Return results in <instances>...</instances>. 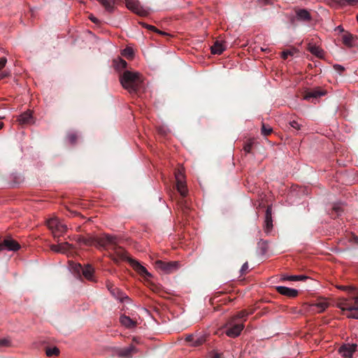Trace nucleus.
Returning a JSON list of instances; mask_svg holds the SVG:
<instances>
[{"label": "nucleus", "instance_id": "f257e3e1", "mask_svg": "<svg viewBox=\"0 0 358 358\" xmlns=\"http://www.w3.org/2000/svg\"><path fill=\"white\" fill-rule=\"evenodd\" d=\"M117 238L110 235H103L101 237L89 236L85 237V245L87 246L94 245L99 248H105L107 245H111L114 255L112 259L118 263L120 261H128L133 268L142 277L148 278L152 274L147 269L139 264L134 259L130 258L127 252L121 247L117 245Z\"/></svg>", "mask_w": 358, "mask_h": 358}, {"label": "nucleus", "instance_id": "f03ea898", "mask_svg": "<svg viewBox=\"0 0 358 358\" xmlns=\"http://www.w3.org/2000/svg\"><path fill=\"white\" fill-rule=\"evenodd\" d=\"M120 82L123 87L129 93L137 94L142 90L143 78L137 71H125L120 76Z\"/></svg>", "mask_w": 358, "mask_h": 358}, {"label": "nucleus", "instance_id": "7ed1b4c3", "mask_svg": "<svg viewBox=\"0 0 358 358\" xmlns=\"http://www.w3.org/2000/svg\"><path fill=\"white\" fill-rule=\"evenodd\" d=\"M350 297L352 301L343 298L338 301L336 306L340 309H342L343 311H355V313H350L347 316L349 318L358 320V294H353Z\"/></svg>", "mask_w": 358, "mask_h": 358}, {"label": "nucleus", "instance_id": "20e7f679", "mask_svg": "<svg viewBox=\"0 0 358 358\" xmlns=\"http://www.w3.org/2000/svg\"><path fill=\"white\" fill-rule=\"evenodd\" d=\"M224 328L227 329L225 334L230 338H237L239 336L244 329L243 322H236L235 317H231L225 323Z\"/></svg>", "mask_w": 358, "mask_h": 358}, {"label": "nucleus", "instance_id": "39448f33", "mask_svg": "<svg viewBox=\"0 0 358 358\" xmlns=\"http://www.w3.org/2000/svg\"><path fill=\"white\" fill-rule=\"evenodd\" d=\"M176 189L182 198L186 196L187 187L184 181L176 182ZM179 206L184 214H187L189 211V208L188 207L186 201L183 200V199L179 201Z\"/></svg>", "mask_w": 358, "mask_h": 358}, {"label": "nucleus", "instance_id": "423d86ee", "mask_svg": "<svg viewBox=\"0 0 358 358\" xmlns=\"http://www.w3.org/2000/svg\"><path fill=\"white\" fill-rule=\"evenodd\" d=\"M155 267L157 269L162 270L166 273H172L176 271L179 267L178 262H162V260H157L155 262Z\"/></svg>", "mask_w": 358, "mask_h": 358}, {"label": "nucleus", "instance_id": "0eeeda50", "mask_svg": "<svg viewBox=\"0 0 358 358\" xmlns=\"http://www.w3.org/2000/svg\"><path fill=\"white\" fill-rule=\"evenodd\" d=\"M127 8L140 16H146L148 12L146 9L143 8L138 0H125Z\"/></svg>", "mask_w": 358, "mask_h": 358}, {"label": "nucleus", "instance_id": "6e6552de", "mask_svg": "<svg viewBox=\"0 0 358 358\" xmlns=\"http://www.w3.org/2000/svg\"><path fill=\"white\" fill-rule=\"evenodd\" d=\"M20 245L11 237H6L0 243V252L5 250L16 252L20 249Z\"/></svg>", "mask_w": 358, "mask_h": 358}, {"label": "nucleus", "instance_id": "1a4fd4ad", "mask_svg": "<svg viewBox=\"0 0 358 358\" xmlns=\"http://www.w3.org/2000/svg\"><path fill=\"white\" fill-rule=\"evenodd\" d=\"M106 287L108 292H110V295L115 299L121 301L129 300V296H126L119 288L115 287L111 281L107 280L106 282Z\"/></svg>", "mask_w": 358, "mask_h": 358}, {"label": "nucleus", "instance_id": "9d476101", "mask_svg": "<svg viewBox=\"0 0 358 358\" xmlns=\"http://www.w3.org/2000/svg\"><path fill=\"white\" fill-rule=\"evenodd\" d=\"M294 12L299 21L310 22L312 20L311 14L307 9L295 8Z\"/></svg>", "mask_w": 358, "mask_h": 358}, {"label": "nucleus", "instance_id": "9b49d317", "mask_svg": "<svg viewBox=\"0 0 358 358\" xmlns=\"http://www.w3.org/2000/svg\"><path fill=\"white\" fill-rule=\"evenodd\" d=\"M275 289L280 294L289 297V299L296 297L299 294L296 289L283 286H278L275 287Z\"/></svg>", "mask_w": 358, "mask_h": 358}, {"label": "nucleus", "instance_id": "f8f14e48", "mask_svg": "<svg viewBox=\"0 0 358 358\" xmlns=\"http://www.w3.org/2000/svg\"><path fill=\"white\" fill-rule=\"evenodd\" d=\"M326 1L327 3L331 7H344L346 6H355L358 3V0H326Z\"/></svg>", "mask_w": 358, "mask_h": 358}, {"label": "nucleus", "instance_id": "ddd939ff", "mask_svg": "<svg viewBox=\"0 0 358 358\" xmlns=\"http://www.w3.org/2000/svg\"><path fill=\"white\" fill-rule=\"evenodd\" d=\"M273 220H272V208L268 206L266 209V217H264V230L266 232H269L273 228Z\"/></svg>", "mask_w": 358, "mask_h": 358}, {"label": "nucleus", "instance_id": "4468645a", "mask_svg": "<svg viewBox=\"0 0 358 358\" xmlns=\"http://www.w3.org/2000/svg\"><path fill=\"white\" fill-rule=\"evenodd\" d=\"M21 125L30 124L34 122V119L29 110L22 113L17 118Z\"/></svg>", "mask_w": 358, "mask_h": 358}, {"label": "nucleus", "instance_id": "2eb2a0df", "mask_svg": "<svg viewBox=\"0 0 358 358\" xmlns=\"http://www.w3.org/2000/svg\"><path fill=\"white\" fill-rule=\"evenodd\" d=\"M357 347V344L344 345L339 348V352L342 353L344 357H350L352 355V353L355 352Z\"/></svg>", "mask_w": 358, "mask_h": 358}, {"label": "nucleus", "instance_id": "dca6fc26", "mask_svg": "<svg viewBox=\"0 0 358 358\" xmlns=\"http://www.w3.org/2000/svg\"><path fill=\"white\" fill-rule=\"evenodd\" d=\"M105 10L108 13H113L115 10V4L119 0H97Z\"/></svg>", "mask_w": 358, "mask_h": 358}, {"label": "nucleus", "instance_id": "f3484780", "mask_svg": "<svg viewBox=\"0 0 358 358\" xmlns=\"http://www.w3.org/2000/svg\"><path fill=\"white\" fill-rule=\"evenodd\" d=\"M120 323L122 325L127 329H132L136 326V322L131 320L129 316L122 315L120 318Z\"/></svg>", "mask_w": 358, "mask_h": 358}, {"label": "nucleus", "instance_id": "a211bd4d", "mask_svg": "<svg viewBox=\"0 0 358 358\" xmlns=\"http://www.w3.org/2000/svg\"><path fill=\"white\" fill-rule=\"evenodd\" d=\"M70 245L66 243H62L57 245L52 244L50 245V249L52 251L59 253H64L69 249Z\"/></svg>", "mask_w": 358, "mask_h": 358}, {"label": "nucleus", "instance_id": "6ab92c4d", "mask_svg": "<svg viewBox=\"0 0 358 358\" xmlns=\"http://www.w3.org/2000/svg\"><path fill=\"white\" fill-rule=\"evenodd\" d=\"M210 49L212 54L220 55L226 49V46L223 45L222 41H215Z\"/></svg>", "mask_w": 358, "mask_h": 358}, {"label": "nucleus", "instance_id": "aec40b11", "mask_svg": "<svg viewBox=\"0 0 358 358\" xmlns=\"http://www.w3.org/2000/svg\"><path fill=\"white\" fill-rule=\"evenodd\" d=\"M343 213V206L341 203H335L329 213L332 218L338 217Z\"/></svg>", "mask_w": 358, "mask_h": 358}, {"label": "nucleus", "instance_id": "412c9836", "mask_svg": "<svg viewBox=\"0 0 358 358\" xmlns=\"http://www.w3.org/2000/svg\"><path fill=\"white\" fill-rule=\"evenodd\" d=\"M80 268L82 270L83 275L87 279V280H92L93 273H94V269L92 267L91 265L88 264L85 266V267H83L81 264H79Z\"/></svg>", "mask_w": 358, "mask_h": 358}, {"label": "nucleus", "instance_id": "4be33fe9", "mask_svg": "<svg viewBox=\"0 0 358 358\" xmlns=\"http://www.w3.org/2000/svg\"><path fill=\"white\" fill-rule=\"evenodd\" d=\"M308 50L314 55L319 58H322L324 56V51L320 47L315 45L309 44Z\"/></svg>", "mask_w": 358, "mask_h": 358}, {"label": "nucleus", "instance_id": "5701e85b", "mask_svg": "<svg viewBox=\"0 0 358 358\" xmlns=\"http://www.w3.org/2000/svg\"><path fill=\"white\" fill-rule=\"evenodd\" d=\"M323 94L324 93L319 90H312L307 92L306 94L303 95V99L310 100L311 98H317Z\"/></svg>", "mask_w": 358, "mask_h": 358}, {"label": "nucleus", "instance_id": "b1692460", "mask_svg": "<svg viewBox=\"0 0 358 358\" xmlns=\"http://www.w3.org/2000/svg\"><path fill=\"white\" fill-rule=\"evenodd\" d=\"M312 306L315 307V310L318 313H322L328 307V303L322 300L313 304Z\"/></svg>", "mask_w": 358, "mask_h": 358}, {"label": "nucleus", "instance_id": "393cba45", "mask_svg": "<svg viewBox=\"0 0 358 358\" xmlns=\"http://www.w3.org/2000/svg\"><path fill=\"white\" fill-rule=\"evenodd\" d=\"M273 132V128L269 126L268 124H266L264 122L262 123L261 127V134L264 136H267L272 134Z\"/></svg>", "mask_w": 358, "mask_h": 358}, {"label": "nucleus", "instance_id": "a878e982", "mask_svg": "<svg viewBox=\"0 0 358 358\" xmlns=\"http://www.w3.org/2000/svg\"><path fill=\"white\" fill-rule=\"evenodd\" d=\"M354 41V36L352 34H344L343 35V43L351 47Z\"/></svg>", "mask_w": 358, "mask_h": 358}, {"label": "nucleus", "instance_id": "bb28decb", "mask_svg": "<svg viewBox=\"0 0 358 358\" xmlns=\"http://www.w3.org/2000/svg\"><path fill=\"white\" fill-rule=\"evenodd\" d=\"M59 223V221L57 218H51L47 221V225L52 230L53 234H55V230Z\"/></svg>", "mask_w": 358, "mask_h": 358}, {"label": "nucleus", "instance_id": "cd10ccee", "mask_svg": "<svg viewBox=\"0 0 358 358\" xmlns=\"http://www.w3.org/2000/svg\"><path fill=\"white\" fill-rule=\"evenodd\" d=\"M66 230V227L65 224H62V222H59L55 229V234L54 235V237H59L62 234L64 233Z\"/></svg>", "mask_w": 358, "mask_h": 358}, {"label": "nucleus", "instance_id": "c85d7f7f", "mask_svg": "<svg viewBox=\"0 0 358 358\" xmlns=\"http://www.w3.org/2000/svg\"><path fill=\"white\" fill-rule=\"evenodd\" d=\"M136 352V348L133 345H131L127 348H124L122 350V352H121V355L123 356V357H129L131 356L133 353Z\"/></svg>", "mask_w": 358, "mask_h": 358}, {"label": "nucleus", "instance_id": "c756f323", "mask_svg": "<svg viewBox=\"0 0 358 358\" xmlns=\"http://www.w3.org/2000/svg\"><path fill=\"white\" fill-rule=\"evenodd\" d=\"M308 277L304 275H289L287 277H285L283 279L287 280H291V281H298V280H304L307 279Z\"/></svg>", "mask_w": 358, "mask_h": 358}, {"label": "nucleus", "instance_id": "7c9ffc66", "mask_svg": "<svg viewBox=\"0 0 358 358\" xmlns=\"http://www.w3.org/2000/svg\"><path fill=\"white\" fill-rule=\"evenodd\" d=\"M45 353L48 357L57 356L59 353V350L57 347L47 348L45 350Z\"/></svg>", "mask_w": 358, "mask_h": 358}, {"label": "nucleus", "instance_id": "2f4dec72", "mask_svg": "<svg viewBox=\"0 0 358 358\" xmlns=\"http://www.w3.org/2000/svg\"><path fill=\"white\" fill-rule=\"evenodd\" d=\"M141 24L143 27H145V29H147L148 30H150L151 31L156 32V33H157L159 34H162V36H165V34H166V33L159 31V29H157L155 27H154L152 25L147 24L143 23V22L141 23Z\"/></svg>", "mask_w": 358, "mask_h": 358}, {"label": "nucleus", "instance_id": "473e14b6", "mask_svg": "<svg viewBox=\"0 0 358 358\" xmlns=\"http://www.w3.org/2000/svg\"><path fill=\"white\" fill-rule=\"evenodd\" d=\"M66 138L71 144H75L78 139V135L73 132H71L67 134Z\"/></svg>", "mask_w": 358, "mask_h": 358}, {"label": "nucleus", "instance_id": "72a5a7b5", "mask_svg": "<svg viewBox=\"0 0 358 358\" xmlns=\"http://www.w3.org/2000/svg\"><path fill=\"white\" fill-rule=\"evenodd\" d=\"M206 341L205 336H199V337H194V346H199Z\"/></svg>", "mask_w": 358, "mask_h": 358}, {"label": "nucleus", "instance_id": "f704fd0d", "mask_svg": "<svg viewBox=\"0 0 358 358\" xmlns=\"http://www.w3.org/2000/svg\"><path fill=\"white\" fill-rule=\"evenodd\" d=\"M175 178L176 181H183L184 180V175L181 170H177L175 171Z\"/></svg>", "mask_w": 358, "mask_h": 358}, {"label": "nucleus", "instance_id": "c9c22d12", "mask_svg": "<svg viewBox=\"0 0 358 358\" xmlns=\"http://www.w3.org/2000/svg\"><path fill=\"white\" fill-rule=\"evenodd\" d=\"M123 55L128 57L131 58L134 56V51L131 48H127L123 50Z\"/></svg>", "mask_w": 358, "mask_h": 358}, {"label": "nucleus", "instance_id": "e433bc0d", "mask_svg": "<svg viewBox=\"0 0 358 358\" xmlns=\"http://www.w3.org/2000/svg\"><path fill=\"white\" fill-rule=\"evenodd\" d=\"M249 315V313L245 310H243L240 312H238L237 313V315H236L235 316H234L233 317H235L236 318V320L237 319H243V318H245L248 315Z\"/></svg>", "mask_w": 358, "mask_h": 358}, {"label": "nucleus", "instance_id": "4c0bfd02", "mask_svg": "<svg viewBox=\"0 0 358 358\" xmlns=\"http://www.w3.org/2000/svg\"><path fill=\"white\" fill-rule=\"evenodd\" d=\"M210 358H224L222 353L218 352L217 350H211L209 352Z\"/></svg>", "mask_w": 358, "mask_h": 358}, {"label": "nucleus", "instance_id": "58836bf2", "mask_svg": "<svg viewBox=\"0 0 358 358\" xmlns=\"http://www.w3.org/2000/svg\"><path fill=\"white\" fill-rule=\"evenodd\" d=\"M338 289L348 292L351 294V296H352L353 294H358L357 292H355V291L354 290L353 288L350 287L340 286V287H338Z\"/></svg>", "mask_w": 358, "mask_h": 358}, {"label": "nucleus", "instance_id": "ea45409f", "mask_svg": "<svg viewBox=\"0 0 358 358\" xmlns=\"http://www.w3.org/2000/svg\"><path fill=\"white\" fill-rule=\"evenodd\" d=\"M10 345V341L6 338L0 339V348L8 347Z\"/></svg>", "mask_w": 358, "mask_h": 358}, {"label": "nucleus", "instance_id": "a19ab883", "mask_svg": "<svg viewBox=\"0 0 358 358\" xmlns=\"http://www.w3.org/2000/svg\"><path fill=\"white\" fill-rule=\"evenodd\" d=\"M252 145V141H249L245 144V145L243 146V150L245 151V153H250L251 152Z\"/></svg>", "mask_w": 358, "mask_h": 358}, {"label": "nucleus", "instance_id": "79ce46f5", "mask_svg": "<svg viewBox=\"0 0 358 358\" xmlns=\"http://www.w3.org/2000/svg\"><path fill=\"white\" fill-rule=\"evenodd\" d=\"M289 124L292 128L296 130L300 129V124L296 120L290 121Z\"/></svg>", "mask_w": 358, "mask_h": 358}, {"label": "nucleus", "instance_id": "37998d69", "mask_svg": "<svg viewBox=\"0 0 358 358\" xmlns=\"http://www.w3.org/2000/svg\"><path fill=\"white\" fill-rule=\"evenodd\" d=\"M248 269V262H245L241 268V275L245 274L247 273Z\"/></svg>", "mask_w": 358, "mask_h": 358}, {"label": "nucleus", "instance_id": "c03bdc74", "mask_svg": "<svg viewBox=\"0 0 358 358\" xmlns=\"http://www.w3.org/2000/svg\"><path fill=\"white\" fill-rule=\"evenodd\" d=\"M7 63V59L6 57L0 58V71H1Z\"/></svg>", "mask_w": 358, "mask_h": 358}, {"label": "nucleus", "instance_id": "a18cd8bd", "mask_svg": "<svg viewBox=\"0 0 358 358\" xmlns=\"http://www.w3.org/2000/svg\"><path fill=\"white\" fill-rule=\"evenodd\" d=\"M293 52L291 50H285L282 52V57L286 59L289 55H292Z\"/></svg>", "mask_w": 358, "mask_h": 358}, {"label": "nucleus", "instance_id": "49530a36", "mask_svg": "<svg viewBox=\"0 0 358 358\" xmlns=\"http://www.w3.org/2000/svg\"><path fill=\"white\" fill-rule=\"evenodd\" d=\"M185 339L189 342H192V344H194V336H192V334H190L189 336H187Z\"/></svg>", "mask_w": 358, "mask_h": 358}, {"label": "nucleus", "instance_id": "de8ad7c7", "mask_svg": "<svg viewBox=\"0 0 358 358\" xmlns=\"http://www.w3.org/2000/svg\"><path fill=\"white\" fill-rule=\"evenodd\" d=\"M10 76V73H6V71H4L3 73H0V80L8 77Z\"/></svg>", "mask_w": 358, "mask_h": 358}, {"label": "nucleus", "instance_id": "09e8293b", "mask_svg": "<svg viewBox=\"0 0 358 358\" xmlns=\"http://www.w3.org/2000/svg\"><path fill=\"white\" fill-rule=\"evenodd\" d=\"M120 64H121L122 67L124 69H125L127 66V62L124 60H122V59L120 61Z\"/></svg>", "mask_w": 358, "mask_h": 358}, {"label": "nucleus", "instance_id": "8fccbe9b", "mask_svg": "<svg viewBox=\"0 0 358 358\" xmlns=\"http://www.w3.org/2000/svg\"><path fill=\"white\" fill-rule=\"evenodd\" d=\"M85 237L81 236L78 238V241L85 245Z\"/></svg>", "mask_w": 358, "mask_h": 358}, {"label": "nucleus", "instance_id": "3c124183", "mask_svg": "<svg viewBox=\"0 0 358 358\" xmlns=\"http://www.w3.org/2000/svg\"><path fill=\"white\" fill-rule=\"evenodd\" d=\"M90 19L91 20L92 22H94V23H97L98 22V20L95 17H90Z\"/></svg>", "mask_w": 358, "mask_h": 358}, {"label": "nucleus", "instance_id": "603ef678", "mask_svg": "<svg viewBox=\"0 0 358 358\" xmlns=\"http://www.w3.org/2000/svg\"><path fill=\"white\" fill-rule=\"evenodd\" d=\"M334 68H335L336 69H341V71H344V70H345V69H344L341 66H339V65H336V66H334Z\"/></svg>", "mask_w": 358, "mask_h": 358}, {"label": "nucleus", "instance_id": "864d4df0", "mask_svg": "<svg viewBox=\"0 0 358 358\" xmlns=\"http://www.w3.org/2000/svg\"><path fill=\"white\" fill-rule=\"evenodd\" d=\"M3 125H4V124H3V123L2 122H0V130H1V129H3Z\"/></svg>", "mask_w": 358, "mask_h": 358}, {"label": "nucleus", "instance_id": "5fc2aeb1", "mask_svg": "<svg viewBox=\"0 0 358 358\" xmlns=\"http://www.w3.org/2000/svg\"><path fill=\"white\" fill-rule=\"evenodd\" d=\"M264 3L266 4H268V3H270V0H264Z\"/></svg>", "mask_w": 358, "mask_h": 358}, {"label": "nucleus", "instance_id": "6e6d98bb", "mask_svg": "<svg viewBox=\"0 0 358 358\" xmlns=\"http://www.w3.org/2000/svg\"><path fill=\"white\" fill-rule=\"evenodd\" d=\"M357 21H358V15H357Z\"/></svg>", "mask_w": 358, "mask_h": 358}]
</instances>
